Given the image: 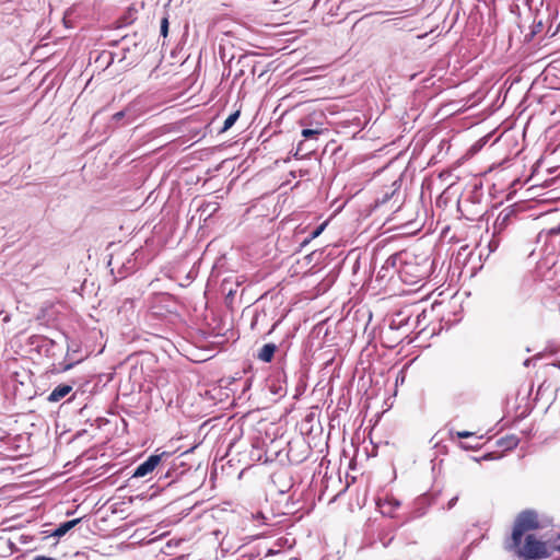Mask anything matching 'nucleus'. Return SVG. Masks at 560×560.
Masks as SVG:
<instances>
[{
	"mask_svg": "<svg viewBox=\"0 0 560 560\" xmlns=\"http://www.w3.org/2000/svg\"><path fill=\"white\" fill-rule=\"evenodd\" d=\"M164 455H167V454L164 452L160 455L154 454V455L149 456L147 460L141 463L136 468L132 477L142 478V477H145L147 475L151 474L156 468V466L161 463L162 456H164Z\"/></svg>",
	"mask_w": 560,
	"mask_h": 560,
	"instance_id": "nucleus-3",
	"label": "nucleus"
},
{
	"mask_svg": "<svg viewBox=\"0 0 560 560\" xmlns=\"http://www.w3.org/2000/svg\"><path fill=\"white\" fill-rule=\"evenodd\" d=\"M457 502V497H454L452 498L450 501H448V504H447V508L448 509H452Z\"/></svg>",
	"mask_w": 560,
	"mask_h": 560,
	"instance_id": "nucleus-13",
	"label": "nucleus"
},
{
	"mask_svg": "<svg viewBox=\"0 0 560 560\" xmlns=\"http://www.w3.org/2000/svg\"><path fill=\"white\" fill-rule=\"evenodd\" d=\"M387 199H388V195L386 194L384 199H383V202H386Z\"/></svg>",
	"mask_w": 560,
	"mask_h": 560,
	"instance_id": "nucleus-18",
	"label": "nucleus"
},
{
	"mask_svg": "<svg viewBox=\"0 0 560 560\" xmlns=\"http://www.w3.org/2000/svg\"><path fill=\"white\" fill-rule=\"evenodd\" d=\"M472 435H474V433L469 432V431H457L456 432V436L459 438V439H467V438H470Z\"/></svg>",
	"mask_w": 560,
	"mask_h": 560,
	"instance_id": "nucleus-10",
	"label": "nucleus"
},
{
	"mask_svg": "<svg viewBox=\"0 0 560 560\" xmlns=\"http://www.w3.org/2000/svg\"><path fill=\"white\" fill-rule=\"evenodd\" d=\"M168 33V20L167 18H163L161 21V35L166 37Z\"/></svg>",
	"mask_w": 560,
	"mask_h": 560,
	"instance_id": "nucleus-8",
	"label": "nucleus"
},
{
	"mask_svg": "<svg viewBox=\"0 0 560 560\" xmlns=\"http://www.w3.org/2000/svg\"><path fill=\"white\" fill-rule=\"evenodd\" d=\"M497 246H498L497 243H493V242L489 243L490 250H493L494 248H497Z\"/></svg>",
	"mask_w": 560,
	"mask_h": 560,
	"instance_id": "nucleus-16",
	"label": "nucleus"
},
{
	"mask_svg": "<svg viewBox=\"0 0 560 560\" xmlns=\"http://www.w3.org/2000/svg\"><path fill=\"white\" fill-rule=\"evenodd\" d=\"M71 389L72 387L70 385L60 384L49 394L48 400L54 402L59 401L66 397L71 392Z\"/></svg>",
	"mask_w": 560,
	"mask_h": 560,
	"instance_id": "nucleus-4",
	"label": "nucleus"
},
{
	"mask_svg": "<svg viewBox=\"0 0 560 560\" xmlns=\"http://www.w3.org/2000/svg\"><path fill=\"white\" fill-rule=\"evenodd\" d=\"M34 560H55V559L50 558V557H45V556H37L34 558Z\"/></svg>",
	"mask_w": 560,
	"mask_h": 560,
	"instance_id": "nucleus-14",
	"label": "nucleus"
},
{
	"mask_svg": "<svg viewBox=\"0 0 560 560\" xmlns=\"http://www.w3.org/2000/svg\"><path fill=\"white\" fill-rule=\"evenodd\" d=\"M277 350V346L275 343H266L259 350L257 358L262 362H271L273 354Z\"/></svg>",
	"mask_w": 560,
	"mask_h": 560,
	"instance_id": "nucleus-5",
	"label": "nucleus"
},
{
	"mask_svg": "<svg viewBox=\"0 0 560 560\" xmlns=\"http://www.w3.org/2000/svg\"><path fill=\"white\" fill-rule=\"evenodd\" d=\"M318 133L317 130H314V129H303L302 130V136L304 138H311V137H314Z\"/></svg>",
	"mask_w": 560,
	"mask_h": 560,
	"instance_id": "nucleus-9",
	"label": "nucleus"
},
{
	"mask_svg": "<svg viewBox=\"0 0 560 560\" xmlns=\"http://www.w3.org/2000/svg\"><path fill=\"white\" fill-rule=\"evenodd\" d=\"M240 116V112H235L233 114H231L225 120H224V124H223V128L222 130L223 131H226L228 129H230L234 124L235 121L237 120Z\"/></svg>",
	"mask_w": 560,
	"mask_h": 560,
	"instance_id": "nucleus-7",
	"label": "nucleus"
},
{
	"mask_svg": "<svg viewBox=\"0 0 560 560\" xmlns=\"http://www.w3.org/2000/svg\"><path fill=\"white\" fill-rule=\"evenodd\" d=\"M460 446H462L464 450H470V448H472V446L467 445V444H464V443H463V444H460Z\"/></svg>",
	"mask_w": 560,
	"mask_h": 560,
	"instance_id": "nucleus-17",
	"label": "nucleus"
},
{
	"mask_svg": "<svg viewBox=\"0 0 560 560\" xmlns=\"http://www.w3.org/2000/svg\"><path fill=\"white\" fill-rule=\"evenodd\" d=\"M124 116V112L116 113L114 119L119 120Z\"/></svg>",
	"mask_w": 560,
	"mask_h": 560,
	"instance_id": "nucleus-15",
	"label": "nucleus"
},
{
	"mask_svg": "<svg viewBox=\"0 0 560 560\" xmlns=\"http://www.w3.org/2000/svg\"><path fill=\"white\" fill-rule=\"evenodd\" d=\"M559 233H560V225H559V226H556V228H552V229H550V231H549V234H551V235H557V234H559Z\"/></svg>",
	"mask_w": 560,
	"mask_h": 560,
	"instance_id": "nucleus-12",
	"label": "nucleus"
},
{
	"mask_svg": "<svg viewBox=\"0 0 560 560\" xmlns=\"http://www.w3.org/2000/svg\"><path fill=\"white\" fill-rule=\"evenodd\" d=\"M80 522V518H75L72 521L65 522L60 524L51 534V536L55 537H62L66 535L70 529H72L78 523Z\"/></svg>",
	"mask_w": 560,
	"mask_h": 560,
	"instance_id": "nucleus-6",
	"label": "nucleus"
},
{
	"mask_svg": "<svg viewBox=\"0 0 560 560\" xmlns=\"http://www.w3.org/2000/svg\"><path fill=\"white\" fill-rule=\"evenodd\" d=\"M538 527V515L534 511H524L522 512L514 524L513 533H512V542L508 546L509 549H514L520 547L522 541V536L532 529Z\"/></svg>",
	"mask_w": 560,
	"mask_h": 560,
	"instance_id": "nucleus-1",
	"label": "nucleus"
},
{
	"mask_svg": "<svg viewBox=\"0 0 560 560\" xmlns=\"http://www.w3.org/2000/svg\"><path fill=\"white\" fill-rule=\"evenodd\" d=\"M518 555L526 559L548 558L549 549L546 542L538 540L534 535H527L524 546L518 549Z\"/></svg>",
	"mask_w": 560,
	"mask_h": 560,
	"instance_id": "nucleus-2",
	"label": "nucleus"
},
{
	"mask_svg": "<svg viewBox=\"0 0 560 560\" xmlns=\"http://www.w3.org/2000/svg\"><path fill=\"white\" fill-rule=\"evenodd\" d=\"M517 442H518V441H517V439H516V438L511 436V438H509V440H508V444H506V446H508V447H510V448H511V447H515V446L517 445Z\"/></svg>",
	"mask_w": 560,
	"mask_h": 560,
	"instance_id": "nucleus-11",
	"label": "nucleus"
},
{
	"mask_svg": "<svg viewBox=\"0 0 560 560\" xmlns=\"http://www.w3.org/2000/svg\"><path fill=\"white\" fill-rule=\"evenodd\" d=\"M393 501H394L395 506H398V505H399V502H398V501H396V500H393Z\"/></svg>",
	"mask_w": 560,
	"mask_h": 560,
	"instance_id": "nucleus-19",
	"label": "nucleus"
}]
</instances>
